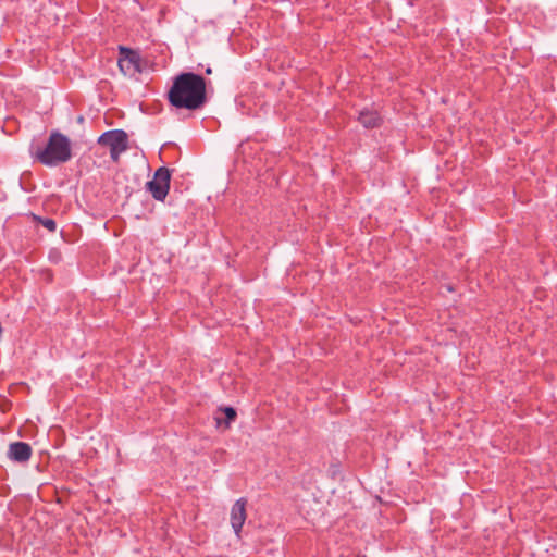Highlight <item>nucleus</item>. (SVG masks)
<instances>
[{"label":"nucleus","instance_id":"1","mask_svg":"<svg viewBox=\"0 0 557 557\" xmlns=\"http://www.w3.org/2000/svg\"><path fill=\"white\" fill-rule=\"evenodd\" d=\"M169 101L178 109L197 110L207 100L206 81L202 76L190 72L181 73L174 78L168 92Z\"/></svg>","mask_w":557,"mask_h":557},{"label":"nucleus","instance_id":"2","mask_svg":"<svg viewBox=\"0 0 557 557\" xmlns=\"http://www.w3.org/2000/svg\"><path fill=\"white\" fill-rule=\"evenodd\" d=\"M35 159L44 165L55 166L67 162L72 158L70 139L60 132H52L45 147L37 148Z\"/></svg>","mask_w":557,"mask_h":557},{"label":"nucleus","instance_id":"3","mask_svg":"<svg viewBox=\"0 0 557 557\" xmlns=\"http://www.w3.org/2000/svg\"><path fill=\"white\" fill-rule=\"evenodd\" d=\"M98 144L109 147L111 159L119 162L120 156L128 149V136L123 129H112L103 133Z\"/></svg>","mask_w":557,"mask_h":557},{"label":"nucleus","instance_id":"4","mask_svg":"<svg viewBox=\"0 0 557 557\" xmlns=\"http://www.w3.org/2000/svg\"><path fill=\"white\" fill-rule=\"evenodd\" d=\"M171 171L165 168H159L153 175V178L147 182V189L151 193L152 197L158 201H163L170 190Z\"/></svg>","mask_w":557,"mask_h":557},{"label":"nucleus","instance_id":"5","mask_svg":"<svg viewBox=\"0 0 557 557\" xmlns=\"http://www.w3.org/2000/svg\"><path fill=\"white\" fill-rule=\"evenodd\" d=\"M119 67L125 75L140 72V58L129 48L120 47Z\"/></svg>","mask_w":557,"mask_h":557},{"label":"nucleus","instance_id":"6","mask_svg":"<svg viewBox=\"0 0 557 557\" xmlns=\"http://www.w3.org/2000/svg\"><path fill=\"white\" fill-rule=\"evenodd\" d=\"M246 507L247 499L242 497L234 503L231 509V524L237 536H239L247 518Z\"/></svg>","mask_w":557,"mask_h":557},{"label":"nucleus","instance_id":"7","mask_svg":"<svg viewBox=\"0 0 557 557\" xmlns=\"http://www.w3.org/2000/svg\"><path fill=\"white\" fill-rule=\"evenodd\" d=\"M32 456V447L25 442L11 443L8 450V457L17 462H26Z\"/></svg>","mask_w":557,"mask_h":557},{"label":"nucleus","instance_id":"8","mask_svg":"<svg viewBox=\"0 0 557 557\" xmlns=\"http://www.w3.org/2000/svg\"><path fill=\"white\" fill-rule=\"evenodd\" d=\"M358 120L367 128L377 127L381 124V116L379 113L371 110L361 111Z\"/></svg>","mask_w":557,"mask_h":557},{"label":"nucleus","instance_id":"9","mask_svg":"<svg viewBox=\"0 0 557 557\" xmlns=\"http://www.w3.org/2000/svg\"><path fill=\"white\" fill-rule=\"evenodd\" d=\"M34 219L37 220L44 227H46L49 232H54L57 230V223L54 220L46 218H39L34 215Z\"/></svg>","mask_w":557,"mask_h":557},{"label":"nucleus","instance_id":"10","mask_svg":"<svg viewBox=\"0 0 557 557\" xmlns=\"http://www.w3.org/2000/svg\"><path fill=\"white\" fill-rule=\"evenodd\" d=\"M221 410H222V411L225 413V416H226V425H225V426H226V428H228V426H230V423H231L233 420H235V418H236V411H235V409H234V408H232V407H224V408H223V409H221Z\"/></svg>","mask_w":557,"mask_h":557},{"label":"nucleus","instance_id":"11","mask_svg":"<svg viewBox=\"0 0 557 557\" xmlns=\"http://www.w3.org/2000/svg\"><path fill=\"white\" fill-rule=\"evenodd\" d=\"M206 73H207V74H210V73H211V69H210V67H209V69H207Z\"/></svg>","mask_w":557,"mask_h":557}]
</instances>
